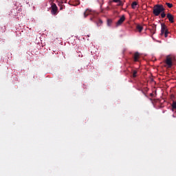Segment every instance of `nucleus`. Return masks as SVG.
Returning a JSON list of instances; mask_svg holds the SVG:
<instances>
[{
	"instance_id": "39448f33",
	"label": "nucleus",
	"mask_w": 176,
	"mask_h": 176,
	"mask_svg": "<svg viewBox=\"0 0 176 176\" xmlns=\"http://www.w3.org/2000/svg\"><path fill=\"white\" fill-rule=\"evenodd\" d=\"M57 12L58 8L56 6V4L52 3V4L51 5V14H52V15H56Z\"/></svg>"
},
{
	"instance_id": "9b49d317",
	"label": "nucleus",
	"mask_w": 176,
	"mask_h": 176,
	"mask_svg": "<svg viewBox=\"0 0 176 176\" xmlns=\"http://www.w3.org/2000/svg\"><path fill=\"white\" fill-rule=\"evenodd\" d=\"M138 6V3L136 1H133V3H131V8H133V10L137 9Z\"/></svg>"
},
{
	"instance_id": "f03ea898",
	"label": "nucleus",
	"mask_w": 176,
	"mask_h": 176,
	"mask_svg": "<svg viewBox=\"0 0 176 176\" xmlns=\"http://www.w3.org/2000/svg\"><path fill=\"white\" fill-rule=\"evenodd\" d=\"M169 34V32L168 30L167 26L165 25V23H161V36L164 35V37H168V34Z\"/></svg>"
},
{
	"instance_id": "7ed1b4c3",
	"label": "nucleus",
	"mask_w": 176,
	"mask_h": 176,
	"mask_svg": "<svg viewBox=\"0 0 176 176\" xmlns=\"http://www.w3.org/2000/svg\"><path fill=\"white\" fill-rule=\"evenodd\" d=\"M174 60V58L171 56H166V64L168 67V68H171L173 67V61Z\"/></svg>"
},
{
	"instance_id": "ddd939ff",
	"label": "nucleus",
	"mask_w": 176,
	"mask_h": 176,
	"mask_svg": "<svg viewBox=\"0 0 176 176\" xmlns=\"http://www.w3.org/2000/svg\"><path fill=\"white\" fill-rule=\"evenodd\" d=\"M136 29H137V30H138L139 32H141L143 30V27L141 26L140 25H137Z\"/></svg>"
},
{
	"instance_id": "aec40b11",
	"label": "nucleus",
	"mask_w": 176,
	"mask_h": 176,
	"mask_svg": "<svg viewBox=\"0 0 176 176\" xmlns=\"http://www.w3.org/2000/svg\"><path fill=\"white\" fill-rule=\"evenodd\" d=\"M154 29H155V30H156V25H154Z\"/></svg>"
},
{
	"instance_id": "f8f14e48",
	"label": "nucleus",
	"mask_w": 176,
	"mask_h": 176,
	"mask_svg": "<svg viewBox=\"0 0 176 176\" xmlns=\"http://www.w3.org/2000/svg\"><path fill=\"white\" fill-rule=\"evenodd\" d=\"M171 107H172V111H174L175 110H176V101L172 102Z\"/></svg>"
},
{
	"instance_id": "412c9836",
	"label": "nucleus",
	"mask_w": 176,
	"mask_h": 176,
	"mask_svg": "<svg viewBox=\"0 0 176 176\" xmlns=\"http://www.w3.org/2000/svg\"><path fill=\"white\" fill-rule=\"evenodd\" d=\"M173 118H175V116L173 115Z\"/></svg>"
},
{
	"instance_id": "20e7f679",
	"label": "nucleus",
	"mask_w": 176,
	"mask_h": 176,
	"mask_svg": "<svg viewBox=\"0 0 176 176\" xmlns=\"http://www.w3.org/2000/svg\"><path fill=\"white\" fill-rule=\"evenodd\" d=\"M91 21H93L94 23H96V26H98V27L102 26V25L103 23V21H102V19H100L98 18L91 17Z\"/></svg>"
},
{
	"instance_id": "f3484780",
	"label": "nucleus",
	"mask_w": 176,
	"mask_h": 176,
	"mask_svg": "<svg viewBox=\"0 0 176 176\" xmlns=\"http://www.w3.org/2000/svg\"><path fill=\"white\" fill-rule=\"evenodd\" d=\"M111 24V19H107V25L110 26Z\"/></svg>"
},
{
	"instance_id": "6ab92c4d",
	"label": "nucleus",
	"mask_w": 176,
	"mask_h": 176,
	"mask_svg": "<svg viewBox=\"0 0 176 176\" xmlns=\"http://www.w3.org/2000/svg\"><path fill=\"white\" fill-rule=\"evenodd\" d=\"M104 12H103V10L102 9H101V13H103Z\"/></svg>"
},
{
	"instance_id": "423d86ee",
	"label": "nucleus",
	"mask_w": 176,
	"mask_h": 176,
	"mask_svg": "<svg viewBox=\"0 0 176 176\" xmlns=\"http://www.w3.org/2000/svg\"><path fill=\"white\" fill-rule=\"evenodd\" d=\"M140 54L139 52H135L133 54V61L134 62H138L140 61Z\"/></svg>"
},
{
	"instance_id": "a211bd4d",
	"label": "nucleus",
	"mask_w": 176,
	"mask_h": 176,
	"mask_svg": "<svg viewBox=\"0 0 176 176\" xmlns=\"http://www.w3.org/2000/svg\"><path fill=\"white\" fill-rule=\"evenodd\" d=\"M59 6H60V10H62L63 9V5H62V4H60V5H59Z\"/></svg>"
},
{
	"instance_id": "1a4fd4ad",
	"label": "nucleus",
	"mask_w": 176,
	"mask_h": 176,
	"mask_svg": "<svg viewBox=\"0 0 176 176\" xmlns=\"http://www.w3.org/2000/svg\"><path fill=\"white\" fill-rule=\"evenodd\" d=\"M92 14L91 10H86L85 13H83V15L85 16V18H87L88 15H91Z\"/></svg>"
},
{
	"instance_id": "6e6552de",
	"label": "nucleus",
	"mask_w": 176,
	"mask_h": 176,
	"mask_svg": "<svg viewBox=\"0 0 176 176\" xmlns=\"http://www.w3.org/2000/svg\"><path fill=\"white\" fill-rule=\"evenodd\" d=\"M125 21V16L123 15L118 21L116 22V26H120Z\"/></svg>"
},
{
	"instance_id": "2eb2a0df",
	"label": "nucleus",
	"mask_w": 176,
	"mask_h": 176,
	"mask_svg": "<svg viewBox=\"0 0 176 176\" xmlns=\"http://www.w3.org/2000/svg\"><path fill=\"white\" fill-rule=\"evenodd\" d=\"M160 14H161V18L162 19H164L166 17V16L165 12H161Z\"/></svg>"
},
{
	"instance_id": "f257e3e1",
	"label": "nucleus",
	"mask_w": 176,
	"mask_h": 176,
	"mask_svg": "<svg viewBox=\"0 0 176 176\" xmlns=\"http://www.w3.org/2000/svg\"><path fill=\"white\" fill-rule=\"evenodd\" d=\"M165 8L162 4H156L153 7V13L155 16H158L161 13L165 12Z\"/></svg>"
},
{
	"instance_id": "4468645a",
	"label": "nucleus",
	"mask_w": 176,
	"mask_h": 176,
	"mask_svg": "<svg viewBox=\"0 0 176 176\" xmlns=\"http://www.w3.org/2000/svg\"><path fill=\"white\" fill-rule=\"evenodd\" d=\"M166 6H167L168 8H171L173 7V3H166Z\"/></svg>"
},
{
	"instance_id": "dca6fc26",
	"label": "nucleus",
	"mask_w": 176,
	"mask_h": 176,
	"mask_svg": "<svg viewBox=\"0 0 176 176\" xmlns=\"http://www.w3.org/2000/svg\"><path fill=\"white\" fill-rule=\"evenodd\" d=\"M136 74H138V71L134 70L133 72V78H136Z\"/></svg>"
},
{
	"instance_id": "0eeeda50",
	"label": "nucleus",
	"mask_w": 176,
	"mask_h": 176,
	"mask_svg": "<svg viewBox=\"0 0 176 176\" xmlns=\"http://www.w3.org/2000/svg\"><path fill=\"white\" fill-rule=\"evenodd\" d=\"M166 18L168 19L169 23H174V16L172 14L170 13L166 14Z\"/></svg>"
},
{
	"instance_id": "9d476101",
	"label": "nucleus",
	"mask_w": 176,
	"mask_h": 176,
	"mask_svg": "<svg viewBox=\"0 0 176 176\" xmlns=\"http://www.w3.org/2000/svg\"><path fill=\"white\" fill-rule=\"evenodd\" d=\"M113 2H114L116 3H118V6H123V5H124L122 1H121V0H113Z\"/></svg>"
}]
</instances>
